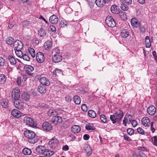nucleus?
Listing matches in <instances>:
<instances>
[{
    "label": "nucleus",
    "instance_id": "30",
    "mask_svg": "<svg viewBox=\"0 0 157 157\" xmlns=\"http://www.w3.org/2000/svg\"><path fill=\"white\" fill-rule=\"evenodd\" d=\"M121 35L122 37L124 38H126L129 35V32L126 29H123L121 31Z\"/></svg>",
    "mask_w": 157,
    "mask_h": 157
},
{
    "label": "nucleus",
    "instance_id": "60",
    "mask_svg": "<svg viewBox=\"0 0 157 157\" xmlns=\"http://www.w3.org/2000/svg\"><path fill=\"white\" fill-rule=\"evenodd\" d=\"M65 100L68 102H70L71 100V98L69 95L66 96L65 97Z\"/></svg>",
    "mask_w": 157,
    "mask_h": 157
},
{
    "label": "nucleus",
    "instance_id": "18",
    "mask_svg": "<svg viewBox=\"0 0 157 157\" xmlns=\"http://www.w3.org/2000/svg\"><path fill=\"white\" fill-rule=\"evenodd\" d=\"M43 129L45 130L49 131L51 130L52 127L51 123L47 122H44L42 124Z\"/></svg>",
    "mask_w": 157,
    "mask_h": 157
},
{
    "label": "nucleus",
    "instance_id": "64",
    "mask_svg": "<svg viewBox=\"0 0 157 157\" xmlns=\"http://www.w3.org/2000/svg\"><path fill=\"white\" fill-rule=\"evenodd\" d=\"M62 149L65 151H67L69 149V147L67 145H64L63 146Z\"/></svg>",
    "mask_w": 157,
    "mask_h": 157
},
{
    "label": "nucleus",
    "instance_id": "3",
    "mask_svg": "<svg viewBox=\"0 0 157 157\" xmlns=\"http://www.w3.org/2000/svg\"><path fill=\"white\" fill-rule=\"evenodd\" d=\"M123 116V112L120 110L118 109L116 111L114 115L110 116V118L113 124H115L117 121H119Z\"/></svg>",
    "mask_w": 157,
    "mask_h": 157
},
{
    "label": "nucleus",
    "instance_id": "27",
    "mask_svg": "<svg viewBox=\"0 0 157 157\" xmlns=\"http://www.w3.org/2000/svg\"><path fill=\"white\" fill-rule=\"evenodd\" d=\"M111 12L113 13L118 14L119 12V8L115 5H113L110 8Z\"/></svg>",
    "mask_w": 157,
    "mask_h": 157
},
{
    "label": "nucleus",
    "instance_id": "40",
    "mask_svg": "<svg viewBox=\"0 0 157 157\" xmlns=\"http://www.w3.org/2000/svg\"><path fill=\"white\" fill-rule=\"evenodd\" d=\"M31 23V22L28 20H25L24 21L22 24V25L23 27H27L29 26Z\"/></svg>",
    "mask_w": 157,
    "mask_h": 157
},
{
    "label": "nucleus",
    "instance_id": "24",
    "mask_svg": "<svg viewBox=\"0 0 157 157\" xmlns=\"http://www.w3.org/2000/svg\"><path fill=\"white\" fill-rule=\"evenodd\" d=\"M58 21V18L57 16L53 15L49 18V21L52 24H56Z\"/></svg>",
    "mask_w": 157,
    "mask_h": 157
},
{
    "label": "nucleus",
    "instance_id": "41",
    "mask_svg": "<svg viewBox=\"0 0 157 157\" xmlns=\"http://www.w3.org/2000/svg\"><path fill=\"white\" fill-rule=\"evenodd\" d=\"M14 39L11 37H8L6 40V43L9 45L12 44L13 42Z\"/></svg>",
    "mask_w": 157,
    "mask_h": 157
},
{
    "label": "nucleus",
    "instance_id": "59",
    "mask_svg": "<svg viewBox=\"0 0 157 157\" xmlns=\"http://www.w3.org/2000/svg\"><path fill=\"white\" fill-rule=\"evenodd\" d=\"M124 139L128 141H130L131 140V139L129 138V137L127 135L125 134L124 136Z\"/></svg>",
    "mask_w": 157,
    "mask_h": 157
},
{
    "label": "nucleus",
    "instance_id": "35",
    "mask_svg": "<svg viewBox=\"0 0 157 157\" xmlns=\"http://www.w3.org/2000/svg\"><path fill=\"white\" fill-rule=\"evenodd\" d=\"M22 152L25 155H29L31 154L32 151L30 149L26 147L23 149Z\"/></svg>",
    "mask_w": 157,
    "mask_h": 157
},
{
    "label": "nucleus",
    "instance_id": "31",
    "mask_svg": "<svg viewBox=\"0 0 157 157\" xmlns=\"http://www.w3.org/2000/svg\"><path fill=\"white\" fill-rule=\"evenodd\" d=\"M48 116L49 117H54L58 115V113L54 110H49L47 113Z\"/></svg>",
    "mask_w": 157,
    "mask_h": 157
},
{
    "label": "nucleus",
    "instance_id": "38",
    "mask_svg": "<svg viewBox=\"0 0 157 157\" xmlns=\"http://www.w3.org/2000/svg\"><path fill=\"white\" fill-rule=\"evenodd\" d=\"M53 74L54 75H58L62 74V70L58 68H56L53 71Z\"/></svg>",
    "mask_w": 157,
    "mask_h": 157
},
{
    "label": "nucleus",
    "instance_id": "44",
    "mask_svg": "<svg viewBox=\"0 0 157 157\" xmlns=\"http://www.w3.org/2000/svg\"><path fill=\"white\" fill-rule=\"evenodd\" d=\"M6 80V78L5 75L2 74L0 75V83H4Z\"/></svg>",
    "mask_w": 157,
    "mask_h": 157
},
{
    "label": "nucleus",
    "instance_id": "46",
    "mask_svg": "<svg viewBox=\"0 0 157 157\" xmlns=\"http://www.w3.org/2000/svg\"><path fill=\"white\" fill-rule=\"evenodd\" d=\"M121 8L122 10L124 11H127L128 9V6L123 2L121 4Z\"/></svg>",
    "mask_w": 157,
    "mask_h": 157
},
{
    "label": "nucleus",
    "instance_id": "14",
    "mask_svg": "<svg viewBox=\"0 0 157 157\" xmlns=\"http://www.w3.org/2000/svg\"><path fill=\"white\" fill-rule=\"evenodd\" d=\"M132 120V116L130 115H125L123 121V124L125 126H127V124H130L131 121Z\"/></svg>",
    "mask_w": 157,
    "mask_h": 157
},
{
    "label": "nucleus",
    "instance_id": "11",
    "mask_svg": "<svg viewBox=\"0 0 157 157\" xmlns=\"http://www.w3.org/2000/svg\"><path fill=\"white\" fill-rule=\"evenodd\" d=\"M53 124L55 125H58L62 122V120L61 117L57 115L53 117L52 120Z\"/></svg>",
    "mask_w": 157,
    "mask_h": 157
},
{
    "label": "nucleus",
    "instance_id": "26",
    "mask_svg": "<svg viewBox=\"0 0 157 157\" xmlns=\"http://www.w3.org/2000/svg\"><path fill=\"white\" fill-rule=\"evenodd\" d=\"M52 43L51 41H47L44 43V47L46 50H48L51 49L52 48Z\"/></svg>",
    "mask_w": 157,
    "mask_h": 157
},
{
    "label": "nucleus",
    "instance_id": "53",
    "mask_svg": "<svg viewBox=\"0 0 157 157\" xmlns=\"http://www.w3.org/2000/svg\"><path fill=\"white\" fill-rule=\"evenodd\" d=\"M137 131L138 132L142 135L144 134V131L140 127H139L137 129Z\"/></svg>",
    "mask_w": 157,
    "mask_h": 157
},
{
    "label": "nucleus",
    "instance_id": "56",
    "mask_svg": "<svg viewBox=\"0 0 157 157\" xmlns=\"http://www.w3.org/2000/svg\"><path fill=\"white\" fill-rule=\"evenodd\" d=\"M139 29L141 32L144 33L146 31L145 28L144 26H141V24L140 26H139Z\"/></svg>",
    "mask_w": 157,
    "mask_h": 157
},
{
    "label": "nucleus",
    "instance_id": "54",
    "mask_svg": "<svg viewBox=\"0 0 157 157\" xmlns=\"http://www.w3.org/2000/svg\"><path fill=\"white\" fill-rule=\"evenodd\" d=\"M153 139V144L155 146H157V137L156 136H154Z\"/></svg>",
    "mask_w": 157,
    "mask_h": 157
},
{
    "label": "nucleus",
    "instance_id": "47",
    "mask_svg": "<svg viewBox=\"0 0 157 157\" xmlns=\"http://www.w3.org/2000/svg\"><path fill=\"white\" fill-rule=\"evenodd\" d=\"M100 119L101 121L103 123H105L107 122V119L105 116L104 115H101L100 116Z\"/></svg>",
    "mask_w": 157,
    "mask_h": 157
},
{
    "label": "nucleus",
    "instance_id": "19",
    "mask_svg": "<svg viewBox=\"0 0 157 157\" xmlns=\"http://www.w3.org/2000/svg\"><path fill=\"white\" fill-rule=\"evenodd\" d=\"M40 82L43 85L48 86L50 85V82L46 77H41L40 79Z\"/></svg>",
    "mask_w": 157,
    "mask_h": 157
},
{
    "label": "nucleus",
    "instance_id": "9",
    "mask_svg": "<svg viewBox=\"0 0 157 157\" xmlns=\"http://www.w3.org/2000/svg\"><path fill=\"white\" fill-rule=\"evenodd\" d=\"M22 42L19 40H17L13 43V47L14 50L21 49L23 47Z\"/></svg>",
    "mask_w": 157,
    "mask_h": 157
},
{
    "label": "nucleus",
    "instance_id": "17",
    "mask_svg": "<svg viewBox=\"0 0 157 157\" xmlns=\"http://www.w3.org/2000/svg\"><path fill=\"white\" fill-rule=\"evenodd\" d=\"M132 25L134 27L137 28L140 26V22L136 18H132L131 20Z\"/></svg>",
    "mask_w": 157,
    "mask_h": 157
},
{
    "label": "nucleus",
    "instance_id": "61",
    "mask_svg": "<svg viewBox=\"0 0 157 157\" xmlns=\"http://www.w3.org/2000/svg\"><path fill=\"white\" fill-rule=\"evenodd\" d=\"M132 124L134 127L136 126L137 124V122L135 120H133L132 121Z\"/></svg>",
    "mask_w": 157,
    "mask_h": 157
},
{
    "label": "nucleus",
    "instance_id": "34",
    "mask_svg": "<svg viewBox=\"0 0 157 157\" xmlns=\"http://www.w3.org/2000/svg\"><path fill=\"white\" fill-rule=\"evenodd\" d=\"M38 34L41 37H44L46 36V33L44 29L41 28L38 31Z\"/></svg>",
    "mask_w": 157,
    "mask_h": 157
},
{
    "label": "nucleus",
    "instance_id": "52",
    "mask_svg": "<svg viewBox=\"0 0 157 157\" xmlns=\"http://www.w3.org/2000/svg\"><path fill=\"white\" fill-rule=\"evenodd\" d=\"M5 64V60L2 57H0V66H3Z\"/></svg>",
    "mask_w": 157,
    "mask_h": 157
},
{
    "label": "nucleus",
    "instance_id": "50",
    "mask_svg": "<svg viewBox=\"0 0 157 157\" xmlns=\"http://www.w3.org/2000/svg\"><path fill=\"white\" fill-rule=\"evenodd\" d=\"M120 17L124 20L126 19V14L124 12H121L120 13Z\"/></svg>",
    "mask_w": 157,
    "mask_h": 157
},
{
    "label": "nucleus",
    "instance_id": "28",
    "mask_svg": "<svg viewBox=\"0 0 157 157\" xmlns=\"http://www.w3.org/2000/svg\"><path fill=\"white\" fill-rule=\"evenodd\" d=\"M25 78L27 79V78H26V76L25 75H21V76H18L16 81L17 85L19 86H21L23 82V79Z\"/></svg>",
    "mask_w": 157,
    "mask_h": 157
},
{
    "label": "nucleus",
    "instance_id": "2",
    "mask_svg": "<svg viewBox=\"0 0 157 157\" xmlns=\"http://www.w3.org/2000/svg\"><path fill=\"white\" fill-rule=\"evenodd\" d=\"M24 134L30 143L34 144L37 142V140L35 139L36 134L34 132L28 130L24 132Z\"/></svg>",
    "mask_w": 157,
    "mask_h": 157
},
{
    "label": "nucleus",
    "instance_id": "21",
    "mask_svg": "<svg viewBox=\"0 0 157 157\" xmlns=\"http://www.w3.org/2000/svg\"><path fill=\"white\" fill-rule=\"evenodd\" d=\"M11 114L14 117L18 118L21 116V113L16 109H13L11 111Z\"/></svg>",
    "mask_w": 157,
    "mask_h": 157
},
{
    "label": "nucleus",
    "instance_id": "62",
    "mask_svg": "<svg viewBox=\"0 0 157 157\" xmlns=\"http://www.w3.org/2000/svg\"><path fill=\"white\" fill-rule=\"evenodd\" d=\"M90 138V136L89 135L85 134L83 136V138L85 140H88Z\"/></svg>",
    "mask_w": 157,
    "mask_h": 157
},
{
    "label": "nucleus",
    "instance_id": "42",
    "mask_svg": "<svg viewBox=\"0 0 157 157\" xmlns=\"http://www.w3.org/2000/svg\"><path fill=\"white\" fill-rule=\"evenodd\" d=\"M29 53L33 57H34L35 56V50L32 48H29L28 49Z\"/></svg>",
    "mask_w": 157,
    "mask_h": 157
},
{
    "label": "nucleus",
    "instance_id": "4",
    "mask_svg": "<svg viewBox=\"0 0 157 157\" xmlns=\"http://www.w3.org/2000/svg\"><path fill=\"white\" fill-rule=\"evenodd\" d=\"M24 123L31 127H35L36 124L31 118L28 117H25L24 118Z\"/></svg>",
    "mask_w": 157,
    "mask_h": 157
},
{
    "label": "nucleus",
    "instance_id": "51",
    "mask_svg": "<svg viewBox=\"0 0 157 157\" xmlns=\"http://www.w3.org/2000/svg\"><path fill=\"white\" fill-rule=\"evenodd\" d=\"M22 58L24 60L27 61H29L30 60L29 57L26 54H23L22 56Z\"/></svg>",
    "mask_w": 157,
    "mask_h": 157
},
{
    "label": "nucleus",
    "instance_id": "58",
    "mask_svg": "<svg viewBox=\"0 0 157 157\" xmlns=\"http://www.w3.org/2000/svg\"><path fill=\"white\" fill-rule=\"evenodd\" d=\"M50 29L52 32H55L56 30V29L55 27L53 25H51L49 27Z\"/></svg>",
    "mask_w": 157,
    "mask_h": 157
},
{
    "label": "nucleus",
    "instance_id": "25",
    "mask_svg": "<svg viewBox=\"0 0 157 157\" xmlns=\"http://www.w3.org/2000/svg\"><path fill=\"white\" fill-rule=\"evenodd\" d=\"M84 147L86 153L87 155L88 156H90L92 153V151L90 146L88 144H85L84 145Z\"/></svg>",
    "mask_w": 157,
    "mask_h": 157
},
{
    "label": "nucleus",
    "instance_id": "29",
    "mask_svg": "<svg viewBox=\"0 0 157 157\" xmlns=\"http://www.w3.org/2000/svg\"><path fill=\"white\" fill-rule=\"evenodd\" d=\"M72 132L74 133H77L79 132L81 130L80 127L78 125H73L71 128Z\"/></svg>",
    "mask_w": 157,
    "mask_h": 157
},
{
    "label": "nucleus",
    "instance_id": "15",
    "mask_svg": "<svg viewBox=\"0 0 157 157\" xmlns=\"http://www.w3.org/2000/svg\"><path fill=\"white\" fill-rule=\"evenodd\" d=\"M111 0H96L95 3L97 6L100 7H103L106 3H108Z\"/></svg>",
    "mask_w": 157,
    "mask_h": 157
},
{
    "label": "nucleus",
    "instance_id": "36",
    "mask_svg": "<svg viewBox=\"0 0 157 157\" xmlns=\"http://www.w3.org/2000/svg\"><path fill=\"white\" fill-rule=\"evenodd\" d=\"M145 45L146 48H149L150 47L151 44L149 37L146 36L145 38Z\"/></svg>",
    "mask_w": 157,
    "mask_h": 157
},
{
    "label": "nucleus",
    "instance_id": "63",
    "mask_svg": "<svg viewBox=\"0 0 157 157\" xmlns=\"http://www.w3.org/2000/svg\"><path fill=\"white\" fill-rule=\"evenodd\" d=\"M33 41L34 43L36 44H38L39 43V40L36 38H34L33 39Z\"/></svg>",
    "mask_w": 157,
    "mask_h": 157
},
{
    "label": "nucleus",
    "instance_id": "49",
    "mask_svg": "<svg viewBox=\"0 0 157 157\" xmlns=\"http://www.w3.org/2000/svg\"><path fill=\"white\" fill-rule=\"evenodd\" d=\"M127 132L130 136L134 134V130L132 128H128L127 129Z\"/></svg>",
    "mask_w": 157,
    "mask_h": 157
},
{
    "label": "nucleus",
    "instance_id": "37",
    "mask_svg": "<svg viewBox=\"0 0 157 157\" xmlns=\"http://www.w3.org/2000/svg\"><path fill=\"white\" fill-rule=\"evenodd\" d=\"M88 115L92 118H94L96 117V113L95 111L93 110H90L89 111Z\"/></svg>",
    "mask_w": 157,
    "mask_h": 157
},
{
    "label": "nucleus",
    "instance_id": "16",
    "mask_svg": "<svg viewBox=\"0 0 157 157\" xmlns=\"http://www.w3.org/2000/svg\"><path fill=\"white\" fill-rule=\"evenodd\" d=\"M141 122L142 124L145 127L149 126L150 124V121L147 117H144L141 120Z\"/></svg>",
    "mask_w": 157,
    "mask_h": 157
},
{
    "label": "nucleus",
    "instance_id": "57",
    "mask_svg": "<svg viewBox=\"0 0 157 157\" xmlns=\"http://www.w3.org/2000/svg\"><path fill=\"white\" fill-rule=\"evenodd\" d=\"M82 110L84 111H86L87 110V108L86 104H83L82 106Z\"/></svg>",
    "mask_w": 157,
    "mask_h": 157
},
{
    "label": "nucleus",
    "instance_id": "23",
    "mask_svg": "<svg viewBox=\"0 0 157 157\" xmlns=\"http://www.w3.org/2000/svg\"><path fill=\"white\" fill-rule=\"evenodd\" d=\"M7 59L9 61L11 65L14 66L17 63V61L12 56H8Z\"/></svg>",
    "mask_w": 157,
    "mask_h": 157
},
{
    "label": "nucleus",
    "instance_id": "55",
    "mask_svg": "<svg viewBox=\"0 0 157 157\" xmlns=\"http://www.w3.org/2000/svg\"><path fill=\"white\" fill-rule=\"evenodd\" d=\"M150 124H151V130L152 133H154L155 131L154 123L153 122H151Z\"/></svg>",
    "mask_w": 157,
    "mask_h": 157
},
{
    "label": "nucleus",
    "instance_id": "7",
    "mask_svg": "<svg viewBox=\"0 0 157 157\" xmlns=\"http://www.w3.org/2000/svg\"><path fill=\"white\" fill-rule=\"evenodd\" d=\"M48 144L50 148L52 149H55L58 147L59 144V141L57 139L54 138L52 139L49 142Z\"/></svg>",
    "mask_w": 157,
    "mask_h": 157
},
{
    "label": "nucleus",
    "instance_id": "32",
    "mask_svg": "<svg viewBox=\"0 0 157 157\" xmlns=\"http://www.w3.org/2000/svg\"><path fill=\"white\" fill-rule=\"evenodd\" d=\"M37 90L41 94H44L46 92V89L44 85L39 86Z\"/></svg>",
    "mask_w": 157,
    "mask_h": 157
},
{
    "label": "nucleus",
    "instance_id": "1",
    "mask_svg": "<svg viewBox=\"0 0 157 157\" xmlns=\"http://www.w3.org/2000/svg\"><path fill=\"white\" fill-rule=\"evenodd\" d=\"M36 150L38 154H42L46 156H51L54 154V152L53 151L50 150H48L42 145H40L37 147Z\"/></svg>",
    "mask_w": 157,
    "mask_h": 157
},
{
    "label": "nucleus",
    "instance_id": "5",
    "mask_svg": "<svg viewBox=\"0 0 157 157\" xmlns=\"http://www.w3.org/2000/svg\"><path fill=\"white\" fill-rule=\"evenodd\" d=\"M105 21L107 25L110 27H113L116 25L115 21L112 17L110 16H108L105 20Z\"/></svg>",
    "mask_w": 157,
    "mask_h": 157
},
{
    "label": "nucleus",
    "instance_id": "8",
    "mask_svg": "<svg viewBox=\"0 0 157 157\" xmlns=\"http://www.w3.org/2000/svg\"><path fill=\"white\" fill-rule=\"evenodd\" d=\"M24 68L26 73L28 75H32L33 74L34 68L33 66L30 65H25Z\"/></svg>",
    "mask_w": 157,
    "mask_h": 157
},
{
    "label": "nucleus",
    "instance_id": "20",
    "mask_svg": "<svg viewBox=\"0 0 157 157\" xmlns=\"http://www.w3.org/2000/svg\"><path fill=\"white\" fill-rule=\"evenodd\" d=\"M156 111L155 107L153 105L150 106L147 109L148 113L150 115H154Z\"/></svg>",
    "mask_w": 157,
    "mask_h": 157
},
{
    "label": "nucleus",
    "instance_id": "43",
    "mask_svg": "<svg viewBox=\"0 0 157 157\" xmlns=\"http://www.w3.org/2000/svg\"><path fill=\"white\" fill-rule=\"evenodd\" d=\"M15 52L16 55L19 57L22 58V56L23 55L21 49H17L15 50Z\"/></svg>",
    "mask_w": 157,
    "mask_h": 157
},
{
    "label": "nucleus",
    "instance_id": "13",
    "mask_svg": "<svg viewBox=\"0 0 157 157\" xmlns=\"http://www.w3.org/2000/svg\"><path fill=\"white\" fill-rule=\"evenodd\" d=\"M62 59L61 55L56 53L53 56L52 58V60L55 63L60 62L62 60Z\"/></svg>",
    "mask_w": 157,
    "mask_h": 157
},
{
    "label": "nucleus",
    "instance_id": "12",
    "mask_svg": "<svg viewBox=\"0 0 157 157\" xmlns=\"http://www.w3.org/2000/svg\"><path fill=\"white\" fill-rule=\"evenodd\" d=\"M36 59L37 61L39 63H43L44 60V54L41 52H39L36 55Z\"/></svg>",
    "mask_w": 157,
    "mask_h": 157
},
{
    "label": "nucleus",
    "instance_id": "6",
    "mask_svg": "<svg viewBox=\"0 0 157 157\" xmlns=\"http://www.w3.org/2000/svg\"><path fill=\"white\" fill-rule=\"evenodd\" d=\"M12 97L14 100L19 99L20 95V91L19 88H16L13 90Z\"/></svg>",
    "mask_w": 157,
    "mask_h": 157
},
{
    "label": "nucleus",
    "instance_id": "48",
    "mask_svg": "<svg viewBox=\"0 0 157 157\" xmlns=\"http://www.w3.org/2000/svg\"><path fill=\"white\" fill-rule=\"evenodd\" d=\"M67 23L64 20H62L60 22L61 27H64L67 25Z\"/></svg>",
    "mask_w": 157,
    "mask_h": 157
},
{
    "label": "nucleus",
    "instance_id": "10",
    "mask_svg": "<svg viewBox=\"0 0 157 157\" xmlns=\"http://www.w3.org/2000/svg\"><path fill=\"white\" fill-rule=\"evenodd\" d=\"M14 105L15 107L19 109H22L24 106L23 102L19 99L14 100Z\"/></svg>",
    "mask_w": 157,
    "mask_h": 157
},
{
    "label": "nucleus",
    "instance_id": "45",
    "mask_svg": "<svg viewBox=\"0 0 157 157\" xmlns=\"http://www.w3.org/2000/svg\"><path fill=\"white\" fill-rule=\"evenodd\" d=\"M86 129L88 130H94L95 128L93 127L92 124H89L88 125H87L85 126Z\"/></svg>",
    "mask_w": 157,
    "mask_h": 157
},
{
    "label": "nucleus",
    "instance_id": "33",
    "mask_svg": "<svg viewBox=\"0 0 157 157\" xmlns=\"http://www.w3.org/2000/svg\"><path fill=\"white\" fill-rule=\"evenodd\" d=\"M30 95L27 92H24L22 94L21 97L25 101L28 100L30 98Z\"/></svg>",
    "mask_w": 157,
    "mask_h": 157
},
{
    "label": "nucleus",
    "instance_id": "39",
    "mask_svg": "<svg viewBox=\"0 0 157 157\" xmlns=\"http://www.w3.org/2000/svg\"><path fill=\"white\" fill-rule=\"evenodd\" d=\"M74 100L75 103L77 105L81 103V99L79 97L75 96L74 97Z\"/></svg>",
    "mask_w": 157,
    "mask_h": 157
},
{
    "label": "nucleus",
    "instance_id": "22",
    "mask_svg": "<svg viewBox=\"0 0 157 157\" xmlns=\"http://www.w3.org/2000/svg\"><path fill=\"white\" fill-rule=\"evenodd\" d=\"M8 100L6 99H2L0 101L1 105L3 108H7L9 105Z\"/></svg>",
    "mask_w": 157,
    "mask_h": 157
}]
</instances>
